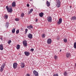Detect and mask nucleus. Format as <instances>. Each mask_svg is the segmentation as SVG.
<instances>
[{
  "mask_svg": "<svg viewBox=\"0 0 76 76\" xmlns=\"http://www.w3.org/2000/svg\"><path fill=\"white\" fill-rule=\"evenodd\" d=\"M28 37L29 38H30V39H31L32 38V35L31 33H29L28 34Z\"/></svg>",
  "mask_w": 76,
  "mask_h": 76,
  "instance_id": "8",
  "label": "nucleus"
},
{
  "mask_svg": "<svg viewBox=\"0 0 76 76\" xmlns=\"http://www.w3.org/2000/svg\"><path fill=\"white\" fill-rule=\"evenodd\" d=\"M61 22H62V19L61 18H60L59 19V21L58 22V24L59 25H60V24H61Z\"/></svg>",
  "mask_w": 76,
  "mask_h": 76,
  "instance_id": "11",
  "label": "nucleus"
},
{
  "mask_svg": "<svg viewBox=\"0 0 76 76\" xmlns=\"http://www.w3.org/2000/svg\"><path fill=\"white\" fill-rule=\"evenodd\" d=\"M0 39L1 40H3V37H0Z\"/></svg>",
  "mask_w": 76,
  "mask_h": 76,
  "instance_id": "40",
  "label": "nucleus"
},
{
  "mask_svg": "<svg viewBox=\"0 0 76 76\" xmlns=\"http://www.w3.org/2000/svg\"><path fill=\"white\" fill-rule=\"evenodd\" d=\"M4 18L5 19H7V18H8V15L6 14H5L4 15Z\"/></svg>",
  "mask_w": 76,
  "mask_h": 76,
  "instance_id": "23",
  "label": "nucleus"
},
{
  "mask_svg": "<svg viewBox=\"0 0 76 76\" xmlns=\"http://www.w3.org/2000/svg\"><path fill=\"white\" fill-rule=\"evenodd\" d=\"M23 44L24 46L25 47H26L27 46V42H26V41H24L23 42Z\"/></svg>",
  "mask_w": 76,
  "mask_h": 76,
  "instance_id": "9",
  "label": "nucleus"
},
{
  "mask_svg": "<svg viewBox=\"0 0 76 76\" xmlns=\"http://www.w3.org/2000/svg\"><path fill=\"white\" fill-rule=\"evenodd\" d=\"M33 11H34L33 9H31L30 11H28V14H31V13Z\"/></svg>",
  "mask_w": 76,
  "mask_h": 76,
  "instance_id": "19",
  "label": "nucleus"
},
{
  "mask_svg": "<svg viewBox=\"0 0 76 76\" xmlns=\"http://www.w3.org/2000/svg\"><path fill=\"white\" fill-rule=\"evenodd\" d=\"M9 23L8 22H7L5 24V26L7 28H8V26H9Z\"/></svg>",
  "mask_w": 76,
  "mask_h": 76,
  "instance_id": "15",
  "label": "nucleus"
},
{
  "mask_svg": "<svg viewBox=\"0 0 76 76\" xmlns=\"http://www.w3.org/2000/svg\"><path fill=\"white\" fill-rule=\"evenodd\" d=\"M45 34H43L42 35V38H45Z\"/></svg>",
  "mask_w": 76,
  "mask_h": 76,
  "instance_id": "30",
  "label": "nucleus"
},
{
  "mask_svg": "<svg viewBox=\"0 0 76 76\" xmlns=\"http://www.w3.org/2000/svg\"><path fill=\"white\" fill-rule=\"evenodd\" d=\"M30 0V1H32V0Z\"/></svg>",
  "mask_w": 76,
  "mask_h": 76,
  "instance_id": "45",
  "label": "nucleus"
},
{
  "mask_svg": "<svg viewBox=\"0 0 76 76\" xmlns=\"http://www.w3.org/2000/svg\"><path fill=\"white\" fill-rule=\"evenodd\" d=\"M74 48H76V42H75L74 44Z\"/></svg>",
  "mask_w": 76,
  "mask_h": 76,
  "instance_id": "28",
  "label": "nucleus"
},
{
  "mask_svg": "<svg viewBox=\"0 0 76 76\" xmlns=\"http://www.w3.org/2000/svg\"><path fill=\"white\" fill-rule=\"evenodd\" d=\"M15 21H19V19L18 18H16L15 19Z\"/></svg>",
  "mask_w": 76,
  "mask_h": 76,
  "instance_id": "36",
  "label": "nucleus"
},
{
  "mask_svg": "<svg viewBox=\"0 0 76 76\" xmlns=\"http://www.w3.org/2000/svg\"><path fill=\"white\" fill-rule=\"evenodd\" d=\"M43 13L42 12H41L39 13V15L40 17H41V18H42L43 16Z\"/></svg>",
  "mask_w": 76,
  "mask_h": 76,
  "instance_id": "18",
  "label": "nucleus"
},
{
  "mask_svg": "<svg viewBox=\"0 0 76 76\" xmlns=\"http://www.w3.org/2000/svg\"><path fill=\"white\" fill-rule=\"evenodd\" d=\"M27 28L28 29H32L33 28V26L32 25H30L27 26Z\"/></svg>",
  "mask_w": 76,
  "mask_h": 76,
  "instance_id": "10",
  "label": "nucleus"
},
{
  "mask_svg": "<svg viewBox=\"0 0 76 76\" xmlns=\"http://www.w3.org/2000/svg\"><path fill=\"white\" fill-rule=\"evenodd\" d=\"M57 58V56H54V58L56 60V59Z\"/></svg>",
  "mask_w": 76,
  "mask_h": 76,
  "instance_id": "38",
  "label": "nucleus"
},
{
  "mask_svg": "<svg viewBox=\"0 0 76 76\" xmlns=\"http://www.w3.org/2000/svg\"><path fill=\"white\" fill-rule=\"evenodd\" d=\"M0 50H3V46L2 44L0 45Z\"/></svg>",
  "mask_w": 76,
  "mask_h": 76,
  "instance_id": "16",
  "label": "nucleus"
},
{
  "mask_svg": "<svg viewBox=\"0 0 76 76\" xmlns=\"http://www.w3.org/2000/svg\"><path fill=\"white\" fill-rule=\"evenodd\" d=\"M25 15V14L23 13H21V16L22 17V18H23V16Z\"/></svg>",
  "mask_w": 76,
  "mask_h": 76,
  "instance_id": "29",
  "label": "nucleus"
},
{
  "mask_svg": "<svg viewBox=\"0 0 76 76\" xmlns=\"http://www.w3.org/2000/svg\"><path fill=\"white\" fill-rule=\"evenodd\" d=\"M47 20L49 22H50L52 21V18L51 17H47Z\"/></svg>",
  "mask_w": 76,
  "mask_h": 76,
  "instance_id": "4",
  "label": "nucleus"
},
{
  "mask_svg": "<svg viewBox=\"0 0 76 76\" xmlns=\"http://www.w3.org/2000/svg\"><path fill=\"white\" fill-rule=\"evenodd\" d=\"M12 7H15L16 6V2L14 1L12 3Z\"/></svg>",
  "mask_w": 76,
  "mask_h": 76,
  "instance_id": "13",
  "label": "nucleus"
},
{
  "mask_svg": "<svg viewBox=\"0 0 76 76\" xmlns=\"http://www.w3.org/2000/svg\"><path fill=\"white\" fill-rule=\"evenodd\" d=\"M16 48L17 50H19L20 48V45H17Z\"/></svg>",
  "mask_w": 76,
  "mask_h": 76,
  "instance_id": "20",
  "label": "nucleus"
},
{
  "mask_svg": "<svg viewBox=\"0 0 76 76\" xmlns=\"http://www.w3.org/2000/svg\"><path fill=\"white\" fill-rule=\"evenodd\" d=\"M70 8H72V6H70Z\"/></svg>",
  "mask_w": 76,
  "mask_h": 76,
  "instance_id": "44",
  "label": "nucleus"
},
{
  "mask_svg": "<svg viewBox=\"0 0 76 76\" xmlns=\"http://www.w3.org/2000/svg\"><path fill=\"white\" fill-rule=\"evenodd\" d=\"M56 7H60V4H57Z\"/></svg>",
  "mask_w": 76,
  "mask_h": 76,
  "instance_id": "26",
  "label": "nucleus"
},
{
  "mask_svg": "<svg viewBox=\"0 0 76 76\" xmlns=\"http://www.w3.org/2000/svg\"><path fill=\"white\" fill-rule=\"evenodd\" d=\"M34 51V49L33 48H31V51Z\"/></svg>",
  "mask_w": 76,
  "mask_h": 76,
  "instance_id": "37",
  "label": "nucleus"
},
{
  "mask_svg": "<svg viewBox=\"0 0 76 76\" xmlns=\"http://www.w3.org/2000/svg\"><path fill=\"white\" fill-rule=\"evenodd\" d=\"M18 66V64L16 63H14L13 64V67L14 69H16L17 66Z\"/></svg>",
  "mask_w": 76,
  "mask_h": 76,
  "instance_id": "6",
  "label": "nucleus"
},
{
  "mask_svg": "<svg viewBox=\"0 0 76 76\" xmlns=\"http://www.w3.org/2000/svg\"><path fill=\"white\" fill-rule=\"evenodd\" d=\"M47 42L48 44H51L52 42V40L51 39H48L47 41Z\"/></svg>",
  "mask_w": 76,
  "mask_h": 76,
  "instance_id": "3",
  "label": "nucleus"
},
{
  "mask_svg": "<svg viewBox=\"0 0 76 76\" xmlns=\"http://www.w3.org/2000/svg\"><path fill=\"white\" fill-rule=\"evenodd\" d=\"M12 34H14L15 32V28H13L12 30Z\"/></svg>",
  "mask_w": 76,
  "mask_h": 76,
  "instance_id": "24",
  "label": "nucleus"
},
{
  "mask_svg": "<svg viewBox=\"0 0 76 76\" xmlns=\"http://www.w3.org/2000/svg\"><path fill=\"white\" fill-rule=\"evenodd\" d=\"M26 76H30V74L29 73H27L26 75Z\"/></svg>",
  "mask_w": 76,
  "mask_h": 76,
  "instance_id": "35",
  "label": "nucleus"
},
{
  "mask_svg": "<svg viewBox=\"0 0 76 76\" xmlns=\"http://www.w3.org/2000/svg\"><path fill=\"white\" fill-rule=\"evenodd\" d=\"M6 9L8 12L11 13V12H12V8H9L8 6H6Z\"/></svg>",
  "mask_w": 76,
  "mask_h": 76,
  "instance_id": "2",
  "label": "nucleus"
},
{
  "mask_svg": "<svg viewBox=\"0 0 76 76\" xmlns=\"http://www.w3.org/2000/svg\"><path fill=\"white\" fill-rule=\"evenodd\" d=\"M27 7H29V4H27Z\"/></svg>",
  "mask_w": 76,
  "mask_h": 76,
  "instance_id": "41",
  "label": "nucleus"
},
{
  "mask_svg": "<svg viewBox=\"0 0 76 76\" xmlns=\"http://www.w3.org/2000/svg\"><path fill=\"white\" fill-rule=\"evenodd\" d=\"M53 76H58V74H55L53 75Z\"/></svg>",
  "mask_w": 76,
  "mask_h": 76,
  "instance_id": "33",
  "label": "nucleus"
},
{
  "mask_svg": "<svg viewBox=\"0 0 76 76\" xmlns=\"http://www.w3.org/2000/svg\"><path fill=\"white\" fill-rule=\"evenodd\" d=\"M63 41H64V42H66L67 41V39H66V38H64L63 39Z\"/></svg>",
  "mask_w": 76,
  "mask_h": 76,
  "instance_id": "27",
  "label": "nucleus"
},
{
  "mask_svg": "<svg viewBox=\"0 0 76 76\" xmlns=\"http://www.w3.org/2000/svg\"><path fill=\"white\" fill-rule=\"evenodd\" d=\"M21 68H23L25 67V63H21Z\"/></svg>",
  "mask_w": 76,
  "mask_h": 76,
  "instance_id": "17",
  "label": "nucleus"
},
{
  "mask_svg": "<svg viewBox=\"0 0 76 76\" xmlns=\"http://www.w3.org/2000/svg\"><path fill=\"white\" fill-rule=\"evenodd\" d=\"M36 22H38V19H36Z\"/></svg>",
  "mask_w": 76,
  "mask_h": 76,
  "instance_id": "42",
  "label": "nucleus"
},
{
  "mask_svg": "<svg viewBox=\"0 0 76 76\" xmlns=\"http://www.w3.org/2000/svg\"><path fill=\"white\" fill-rule=\"evenodd\" d=\"M46 5L47 7H49L50 6V3L48 1H47L46 2Z\"/></svg>",
  "mask_w": 76,
  "mask_h": 76,
  "instance_id": "14",
  "label": "nucleus"
},
{
  "mask_svg": "<svg viewBox=\"0 0 76 76\" xmlns=\"http://www.w3.org/2000/svg\"><path fill=\"white\" fill-rule=\"evenodd\" d=\"M71 20H76V17L75 16H74L73 17H72L71 18Z\"/></svg>",
  "mask_w": 76,
  "mask_h": 76,
  "instance_id": "12",
  "label": "nucleus"
},
{
  "mask_svg": "<svg viewBox=\"0 0 76 76\" xmlns=\"http://www.w3.org/2000/svg\"><path fill=\"white\" fill-rule=\"evenodd\" d=\"M70 54L69 53H66V57H69L70 56Z\"/></svg>",
  "mask_w": 76,
  "mask_h": 76,
  "instance_id": "21",
  "label": "nucleus"
},
{
  "mask_svg": "<svg viewBox=\"0 0 76 76\" xmlns=\"http://www.w3.org/2000/svg\"><path fill=\"white\" fill-rule=\"evenodd\" d=\"M33 73L34 75L35 76H38V73L35 70H34L33 71Z\"/></svg>",
  "mask_w": 76,
  "mask_h": 76,
  "instance_id": "5",
  "label": "nucleus"
},
{
  "mask_svg": "<svg viewBox=\"0 0 76 76\" xmlns=\"http://www.w3.org/2000/svg\"><path fill=\"white\" fill-rule=\"evenodd\" d=\"M59 39H60V37H58L57 38V40H59Z\"/></svg>",
  "mask_w": 76,
  "mask_h": 76,
  "instance_id": "39",
  "label": "nucleus"
},
{
  "mask_svg": "<svg viewBox=\"0 0 76 76\" xmlns=\"http://www.w3.org/2000/svg\"><path fill=\"white\" fill-rule=\"evenodd\" d=\"M19 30H17L16 31V34H19Z\"/></svg>",
  "mask_w": 76,
  "mask_h": 76,
  "instance_id": "31",
  "label": "nucleus"
},
{
  "mask_svg": "<svg viewBox=\"0 0 76 76\" xmlns=\"http://www.w3.org/2000/svg\"><path fill=\"white\" fill-rule=\"evenodd\" d=\"M5 64L3 63V64L1 66V69L0 70V71L1 72H2L3 71V69H4V67H5Z\"/></svg>",
  "mask_w": 76,
  "mask_h": 76,
  "instance_id": "1",
  "label": "nucleus"
},
{
  "mask_svg": "<svg viewBox=\"0 0 76 76\" xmlns=\"http://www.w3.org/2000/svg\"><path fill=\"white\" fill-rule=\"evenodd\" d=\"M24 54L26 56H29L30 55V53L29 52L26 51L24 52Z\"/></svg>",
  "mask_w": 76,
  "mask_h": 76,
  "instance_id": "7",
  "label": "nucleus"
},
{
  "mask_svg": "<svg viewBox=\"0 0 76 76\" xmlns=\"http://www.w3.org/2000/svg\"><path fill=\"white\" fill-rule=\"evenodd\" d=\"M28 29L27 28H26L25 29V33H26V34L27 33V32H28Z\"/></svg>",
  "mask_w": 76,
  "mask_h": 76,
  "instance_id": "34",
  "label": "nucleus"
},
{
  "mask_svg": "<svg viewBox=\"0 0 76 76\" xmlns=\"http://www.w3.org/2000/svg\"><path fill=\"white\" fill-rule=\"evenodd\" d=\"M11 42H12V41H11V40H10L8 41V44H10V43H11Z\"/></svg>",
  "mask_w": 76,
  "mask_h": 76,
  "instance_id": "32",
  "label": "nucleus"
},
{
  "mask_svg": "<svg viewBox=\"0 0 76 76\" xmlns=\"http://www.w3.org/2000/svg\"><path fill=\"white\" fill-rule=\"evenodd\" d=\"M56 2L57 4H60V1L59 0H56Z\"/></svg>",
  "mask_w": 76,
  "mask_h": 76,
  "instance_id": "25",
  "label": "nucleus"
},
{
  "mask_svg": "<svg viewBox=\"0 0 76 76\" xmlns=\"http://www.w3.org/2000/svg\"><path fill=\"white\" fill-rule=\"evenodd\" d=\"M64 76H67V72H64Z\"/></svg>",
  "mask_w": 76,
  "mask_h": 76,
  "instance_id": "22",
  "label": "nucleus"
},
{
  "mask_svg": "<svg viewBox=\"0 0 76 76\" xmlns=\"http://www.w3.org/2000/svg\"><path fill=\"white\" fill-rule=\"evenodd\" d=\"M61 50H60V52H61Z\"/></svg>",
  "mask_w": 76,
  "mask_h": 76,
  "instance_id": "43",
  "label": "nucleus"
}]
</instances>
